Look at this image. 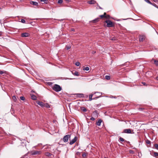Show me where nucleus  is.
<instances>
[{
  "instance_id": "a18cd8bd",
  "label": "nucleus",
  "mask_w": 158,
  "mask_h": 158,
  "mask_svg": "<svg viewBox=\"0 0 158 158\" xmlns=\"http://www.w3.org/2000/svg\"><path fill=\"white\" fill-rule=\"evenodd\" d=\"M144 109L143 108H140L139 109V110H143Z\"/></svg>"
},
{
  "instance_id": "6e6552de",
  "label": "nucleus",
  "mask_w": 158,
  "mask_h": 158,
  "mask_svg": "<svg viewBox=\"0 0 158 158\" xmlns=\"http://www.w3.org/2000/svg\"><path fill=\"white\" fill-rule=\"evenodd\" d=\"M30 35V34L27 32L22 33L21 34V36L22 37H28Z\"/></svg>"
},
{
  "instance_id": "2eb2a0df",
  "label": "nucleus",
  "mask_w": 158,
  "mask_h": 158,
  "mask_svg": "<svg viewBox=\"0 0 158 158\" xmlns=\"http://www.w3.org/2000/svg\"><path fill=\"white\" fill-rule=\"evenodd\" d=\"M30 3L32 5L35 6H38V3L37 2H34L33 1H31L30 2Z\"/></svg>"
},
{
  "instance_id": "603ef678",
  "label": "nucleus",
  "mask_w": 158,
  "mask_h": 158,
  "mask_svg": "<svg viewBox=\"0 0 158 158\" xmlns=\"http://www.w3.org/2000/svg\"><path fill=\"white\" fill-rule=\"evenodd\" d=\"M133 152V151L132 150H130V153H131Z\"/></svg>"
},
{
  "instance_id": "3c124183",
  "label": "nucleus",
  "mask_w": 158,
  "mask_h": 158,
  "mask_svg": "<svg viewBox=\"0 0 158 158\" xmlns=\"http://www.w3.org/2000/svg\"><path fill=\"white\" fill-rule=\"evenodd\" d=\"M155 79H156L158 81V76H157L156 78H155Z\"/></svg>"
},
{
  "instance_id": "20e7f679",
  "label": "nucleus",
  "mask_w": 158,
  "mask_h": 158,
  "mask_svg": "<svg viewBox=\"0 0 158 158\" xmlns=\"http://www.w3.org/2000/svg\"><path fill=\"white\" fill-rule=\"evenodd\" d=\"M93 94L94 95L96 94V95H95V97L94 98H93V99H96L100 97H101L102 95V93L99 92H93Z\"/></svg>"
},
{
  "instance_id": "6e6d98bb",
  "label": "nucleus",
  "mask_w": 158,
  "mask_h": 158,
  "mask_svg": "<svg viewBox=\"0 0 158 158\" xmlns=\"http://www.w3.org/2000/svg\"><path fill=\"white\" fill-rule=\"evenodd\" d=\"M2 9V8L0 7V10H1Z\"/></svg>"
},
{
  "instance_id": "c9c22d12",
  "label": "nucleus",
  "mask_w": 158,
  "mask_h": 158,
  "mask_svg": "<svg viewBox=\"0 0 158 158\" xmlns=\"http://www.w3.org/2000/svg\"><path fill=\"white\" fill-rule=\"evenodd\" d=\"M151 5L153 6H154L155 7H156V8H158L157 7L158 6H157V5L155 4V3H152V4H151Z\"/></svg>"
},
{
  "instance_id": "2f4dec72",
  "label": "nucleus",
  "mask_w": 158,
  "mask_h": 158,
  "mask_svg": "<svg viewBox=\"0 0 158 158\" xmlns=\"http://www.w3.org/2000/svg\"><path fill=\"white\" fill-rule=\"evenodd\" d=\"M75 64L77 66H79L80 65V63L79 62H76L75 63Z\"/></svg>"
},
{
  "instance_id": "bf43d9fd",
  "label": "nucleus",
  "mask_w": 158,
  "mask_h": 158,
  "mask_svg": "<svg viewBox=\"0 0 158 158\" xmlns=\"http://www.w3.org/2000/svg\"><path fill=\"white\" fill-rule=\"evenodd\" d=\"M94 53H95V52H94Z\"/></svg>"
},
{
  "instance_id": "f03ea898",
  "label": "nucleus",
  "mask_w": 158,
  "mask_h": 158,
  "mask_svg": "<svg viewBox=\"0 0 158 158\" xmlns=\"http://www.w3.org/2000/svg\"><path fill=\"white\" fill-rule=\"evenodd\" d=\"M52 89L56 92H58L61 90V88L60 86L57 84H55L52 87Z\"/></svg>"
},
{
  "instance_id": "aec40b11",
  "label": "nucleus",
  "mask_w": 158,
  "mask_h": 158,
  "mask_svg": "<svg viewBox=\"0 0 158 158\" xmlns=\"http://www.w3.org/2000/svg\"><path fill=\"white\" fill-rule=\"evenodd\" d=\"M105 18L107 19H109L111 18V17L109 15L106 14V15H105Z\"/></svg>"
},
{
  "instance_id": "49530a36",
  "label": "nucleus",
  "mask_w": 158,
  "mask_h": 158,
  "mask_svg": "<svg viewBox=\"0 0 158 158\" xmlns=\"http://www.w3.org/2000/svg\"><path fill=\"white\" fill-rule=\"evenodd\" d=\"M2 31H0V36H2Z\"/></svg>"
},
{
  "instance_id": "7c9ffc66",
  "label": "nucleus",
  "mask_w": 158,
  "mask_h": 158,
  "mask_svg": "<svg viewBox=\"0 0 158 158\" xmlns=\"http://www.w3.org/2000/svg\"><path fill=\"white\" fill-rule=\"evenodd\" d=\"M146 143L148 144H151V141L149 140H148V139L146 140Z\"/></svg>"
},
{
  "instance_id": "5701e85b",
  "label": "nucleus",
  "mask_w": 158,
  "mask_h": 158,
  "mask_svg": "<svg viewBox=\"0 0 158 158\" xmlns=\"http://www.w3.org/2000/svg\"><path fill=\"white\" fill-rule=\"evenodd\" d=\"M72 73L74 75H75L77 76H78L79 75V73L77 71H76L74 72V73Z\"/></svg>"
},
{
  "instance_id": "ea45409f",
  "label": "nucleus",
  "mask_w": 158,
  "mask_h": 158,
  "mask_svg": "<svg viewBox=\"0 0 158 158\" xmlns=\"http://www.w3.org/2000/svg\"><path fill=\"white\" fill-rule=\"evenodd\" d=\"M5 73V72H4L3 71H0V74H2Z\"/></svg>"
},
{
  "instance_id": "052dcab7",
  "label": "nucleus",
  "mask_w": 158,
  "mask_h": 158,
  "mask_svg": "<svg viewBox=\"0 0 158 158\" xmlns=\"http://www.w3.org/2000/svg\"><path fill=\"white\" fill-rule=\"evenodd\" d=\"M1 134V131H0V134Z\"/></svg>"
},
{
  "instance_id": "e433bc0d",
  "label": "nucleus",
  "mask_w": 158,
  "mask_h": 158,
  "mask_svg": "<svg viewBox=\"0 0 158 158\" xmlns=\"http://www.w3.org/2000/svg\"><path fill=\"white\" fill-rule=\"evenodd\" d=\"M21 22L22 23H26V21H25V20L23 19H22L21 20Z\"/></svg>"
},
{
  "instance_id": "79ce46f5",
  "label": "nucleus",
  "mask_w": 158,
  "mask_h": 158,
  "mask_svg": "<svg viewBox=\"0 0 158 158\" xmlns=\"http://www.w3.org/2000/svg\"><path fill=\"white\" fill-rule=\"evenodd\" d=\"M86 153H83V154H82V156L83 157H86Z\"/></svg>"
},
{
  "instance_id": "423d86ee",
  "label": "nucleus",
  "mask_w": 158,
  "mask_h": 158,
  "mask_svg": "<svg viewBox=\"0 0 158 158\" xmlns=\"http://www.w3.org/2000/svg\"><path fill=\"white\" fill-rule=\"evenodd\" d=\"M123 133L127 134L131 133V130L130 129H125L123 130Z\"/></svg>"
},
{
  "instance_id": "58836bf2",
  "label": "nucleus",
  "mask_w": 158,
  "mask_h": 158,
  "mask_svg": "<svg viewBox=\"0 0 158 158\" xmlns=\"http://www.w3.org/2000/svg\"><path fill=\"white\" fill-rule=\"evenodd\" d=\"M144 1L150 4H152V2H151L149 0H144Z\"/></svg>"
},
{
  "instance_id": "9d476101",
  "label": "nucleus",
  "mask_w": 158,
  "mask_h": 158,
  "mask_svg": "<svg viewBox=\"0 0 158 158\" xmlns=\"http://www.w3.org/2000/svg\"><path fill=\"white\" fill-rule=\"evenodd\" d=\"M145 36L144 35H140L139 38V41L140 42H143L145 39Z\"/></svg>"
},
{
  "instance_id": "f3484780",
  "label": "nucleus",
  "mask_w": 158,
  "mask_h": 158,
  "mask_svg": "<svg viewBox=\"0 0 158 158\" xmlns=\"http://www.w3.org/2000/svg\"><path fill=\"white\" fill-rule=\"evenodd\" d=\"M40 1L42 4H47L48 2V0H40Z\"/></svg>"
},
{
  "instance_id": "5fc2aeb1",
  "label": "nucleus",
  "mask_w": 158,
  "mask_h": 158,
  "mask_svg": "<svg viewBox=\"0 0 158 158\" xmlns=\"http://www.w3.org/2000/svg\"><path fill=\"white\" fill-rule=\"evenodd\" d=\"M31 92H34V91H33V90H31Z\"/></svg>"
},
{
  "instance_id": "0eeeda50",
  "label": "nucleus",
  "mask_w": 158,
  "mask_h": 158,
  "mask_svg": "<svg viewBox=\"0 0 158 158\" xmlns=\"http://www.w3.org/2000/svg\"><path fill=\"white\" fill-rule=\"evenodd\" d=\"M77 139V136H75L74 138L72 139L71 140H70L69 143L70 145H72L75 143Z\"/></svg>"
},
{
  "instance_id": "4468645a",
  "label": "nucleus",
  "mask_w": 158,
  "mask_h": 158,
  "mask_svg": "<svg viewBox=\"0 0 158 158\" xmlns=\"http://www.w3.org/2000/svg\"><path fill=\"white\" fill-rule=\"evenodd\" d=\"M37 103L38 104L42 107H44V103L42 102L38 101L37 102Z\"/></svg>"
},
{
  "instance_id": "dca6fc26",
  "label": "nucleus",
  "mask_w": 158,
  "mask_h": 158,
  "mask_svg": "<svg viewBox=\"0 0 158 158\" xmlns=\"http://www.w3.org/2000/svg\"><path fill=\"white\" fill-rule=\"evenodd\" d=\"M93 115L94 117L97 118L98 117V114L96 110L93 112Z\"/></svg>"
},
{
  "instance_id": "39448f33",
  "label": "nucleus",
  "mask_w": 158,
  "mask_h": 158,
  "mask_svg": "<svg viewBox=\"0 0 158 158\" xmlns=\"http://www.w3.org/2000/svg\"><path fill=\"white\" fill-rule=\"evenodd\" d=\"M71 135H65L63 138V140L64 142H68L69 139H70Z\"/></svg>"
},
{
  "instance_id": "6ab92c4d",
  "label": "nucleus",
  "mask_w": 158,
  "mask_h": 158,
  "mask_svg": "<svg viewBox=\"0 0 158 158\" xmlns=\"http://www.w3.org/2000/svg\"><path fill=\"white\" fill-rule=\"evenodd\" d=\"M94 94H93V93H92V94H90L89 95V100L90 101H91L93 99H94L93 98H92V97L93 96V95H94Z\"/></svg>"
},
{
  "instance_id": "412c9836",
  "label": "nucleus",
  "mask_w": 158,
  "mask_h": 158,
  "mask_svg": "<svg viewBox=\"0 0 158 158\" xmlns=\"http://www.w3.org/2000/svg\"><path fill=\"white\" fill-rule=\"evenodd\" d=\"M81 110L83 112H86L87 111L86 109L84 107H81Z\"/></svg>"
},
{
  "instance_id": "37998d69",
  "label": "nucleus",
  "mask_w": 158,
  "mask_h": 158,
  "mask_svg": "<svg viewBox=\"0 0 158 158\" xmlns=\"http://www.w3.org/2000/svg\"><path fill=\"white\" fill-rule=\"evenodd\" d=\"M110 98H116V97L115 96H111L110 97Z\"/></svg>"
},
{
  "instance_id": "f257e3e1",
  "label": "nucleus",
  "mask_w": 158,
  "mask_h": 158,
  "mask_svg": "<svg viewBox=\"0 0 158 158\" xmlns=\"http://www.w3.org/2000/svg\"><path fill=\"white\" fill-rule=\"evenodd\" d=\"M105 22L107 24L106 26L108 27H113L114 26V24L109 19L106 20Z\"/></svg>"
},
{
  "instance_id": "1a4fd4ad",
  "label": "nucleus",
  "mask_w": 158,
  "mask_h": 158,
  "mask_svg": "<svg viewBox=\"0 0 158 158\" xmlns=\"http://www.w3.org/2000/svg\"><path fill=\"white\" fill-rule=\"evenodd\" d=\"M151 154L155 157L158 156V152L152 151L151 153Z\"/></svg>"
},
{
  "instance_id": "de8ad7c7",
  "label": "nucleus",
  "mask_w": 158,
  "mask_h": 158,
  "mask_svg": "<svg viewBox=\"0 0 158 158\" xmlns=\"http://www.w3.org/2000/svg\"><path fill=\"white\" fill-rule=\"evenodd\" d=\"M46 107L48 108L50 107V106L48 104L46 106Z\"/></svg>"
},
{
  "instance_id": "473e14b6",
  "label": "nucleus",
  "mask_w": 158,
  "mask_h": 158,
  "mask_svg": "<svg viewBox=\"0 0 158 158\" xmlns=\"http://www.w3.org/2000/svg\"><path fill=\"white\" fill-rule=\"evenodd\" d=\"M20 99L22 100H23V101H24V100H25V98L23 96H21L20 97Z\"/></svg>"
},
{
  "instance_id": "f8f14e48",
  "label": "nucleus",
  "mask_w": 158,
  "mask_h": 158,
  "mask_svg": "<svg viewBox=\"0 0 158 158\" xmlns=\"http://www.w3.org/2000/svg\"><path fill=\"white\" fill-rule=\"evenodd\" d=\"M102 121V120L101 119H99L96 122V124L97 126H100Z\"/></svg>"
},
{
  "instance_id": "7ed1b4c3",
  "label": "nucleus",
  "mask_w": 158,
  "mask_h": 158,
  "mask_svg": "<svg viewBox=\"0 0 158 158\" xmlns=\"http://www.w3.org/2000/svg\"><path fill=\"white\" fill-rule=\"evenodd\" d=\"M29 153L32 155H39L41 153V152L40 151H30Z\"/></svg>"
},
{
  "instance_id": "c03bdc74",
  "label": "nucleus",
  "mask_w": 158,
  "mask_h": 158,
  "mask_svg": "<svg viewBox=\"0 0 158 158\" xmlns=\"http://www.w3.org/2000/svg\"><path fill=\"white\" fill-rule=\"evenodd\" d=\"M90 119L91 120H92V121H94L95 120V118L93 117H91L90 118Z\"/></svg>"
},
{
  "instance_id": "4be33fe9",
  "label": "nucleus",
  "mask_w": 158,
  "mask_h": 158,
  "mask_svg": "<svg viewBox=\"0 0 158 158\" xmlns=\"http://www.w3.org/2000/svg\"><path fill=\"white\" fill-rule=\"evenodd\" d=\"M45 155L47 156H50L52 155V154L48 152H46L45 153Z\"/></svg>"
},
{
  "instance_id": "72a5a7b5",
  "label": "nucleus",
  "mask_w": 158,
  "mask_h": 158,
  "mask_svg": "<svg viewBox=\"0 0 158 158\" xmlns=\"http://www.w3.org/2000/svg\"><path fill=\"white\" fill-rule=\"evenodd\" d=\"M71 48L70 46H68L67 45L66 46V48L67 50H68Z\"/></svg>"
},
{
  "instance_id": "393cba45",
  "label": "nucleus",
  "mask_w": 158,
  "mask_h": 158,
  "mask_svg": "<svg viewBox=\"0 0 158 158\" xmlns=\"http://www.w3.org/2000/svg\"><path fill=\"white\" fill-rule=\"evenodd\" d=\"M89 67H86L85 68H84L83 69V70H86V71H88L89 70Z\"/></svg>"
},
{
  "instance_id": "8fccbe9b",
  "label": "nucleus",
  "mask_w": 158,
  "mask_h": 158,
  "mask_svg": "<svg viewBox=\"0 0 158 158\" xmlns=\"http://www.w3.org/2000/svg\"><path fill=\"white\" fill-rule=\"evenodd\" d=\"M111 40H115V37H113L112 38Z\"/></svg>"
},
{
  "instance_id": "c85d7f7f",
  "label": "nucleus",
  "mask_w": 158,
  "mask_h": 158,
  "mask_svg": "<svg viewBox=\"0 0 158 158\" xmlns=\"http://www.w3.org/2000/svg\"><path fill=\"white\" fill-rule=\"evenodd\" d=\"M12 99H13V100L15 102H16V101L17 100L15 96H13L12 97Z\"/></svg>"
},
{
  "instance_id": "a211bd4d",
  "label": "nucleus",
  "mask_w": 158,
  "mask_h": 158,
  "mask_svg": "<svg viewBox=\"0 0 158 158\" xmlns=\"http://www.w3.org/2000/svg\"><path fill=\"white\" fill-rule=\"evenodd\" d=\"M30 95L31 97V98L33 100H36V99L37 97L35 95L31 94Z\"/></svg>"
},
{
  "instance_id": "ddd939ff",
  "label": "nucleus",
  "mask_w": 158,
  "mask_h": 158,
  "mask_svg": "<svg viewBox=\"0 0 158 158\" xmlns=\"http://www.w3.org/2000/svg\"><path fill=\"white\" fill-rule=\"evenodd\" d=\"M100 19L99 18H97L94 19L90 21L91 23H96L98 22L100 20Z\"/></svg>"
},
{
  "instance_id": "a878e982",
  "label": "nucleus",
  "mask_w": 158,
  "mask_h": 158,
  "mask_svg": "<svg viewBox=\"0 0 158 158\" xmlns=\"http://www.w3.org/2000/svg\"><path fill=\"white\" fill-rule=\"evenodd\" d=\"M77 95V96L79 97L82 98L84 97V94H78Z\"/></svg>"
},
{
  "instance_id": "4d7b16f0",
  "label": "nucleus",
  "mask_w": 158,
  "mask_h": 158,
  "mask_svg": "<svg viewBox=\"0 0 158 158\" xmlns=\"http://www.w3.org/2000/svg\"><path fill=\"white\" fill-rule=\"evenodd\" d=\"M21 158H24V157H21Z\"/></svg>"
},
{
  "instance_id": "f704fd0d",
  "label": "nucleus",
  "mask_w": 158,
  "mask_h": 158,
  "mask_svg": "<svg viewBox=\"0 0 158 158\" xmlns=\"http://www.w3.org/2000/svg\"><path fill=\"white\" fill-rule=\"evenodd\" d=\"M154 146L156 149L158 150V144H155Z\"/></svg>"
},
{
  "instance_id": "4c0bfd02",
  "label": "nucleus",
  "mask_w": 158,
  "mask_h": 158,
  "mask_svg": "<svg viewBox=\"0 0 158 158\" xmlns=\"http://www.w3.org/2000/svg\"><path fill=\"white\" fill-rule=\"evenodd\" d=\"M63 2L62 0H58V3L59 4L62 3Z\"/></svg>"
},
{
  "instance_id": "bb28decb",
  "label": "nucleus",
  "mask_w": 158,
  "mask_h": 158,
  "mask_svg": "<svg viewBox=\"0 0 158 158\" xmlns=\"http://www.w3.org/2000/svg\"><path fill=\"white\" fill-rule=\"evenodd\" d=\"M154 63L156 65H158V61L156 60H154Z\"/></svg>"
},
{
  "instance_id": "c756f323",
  "label": "nucleus",
  "mask_w": 158,
  "mask_h": 158,
  "mask_svg": "<svg viewBox=\"0 0 158 158\" xmlns=\"http://www.w3.org/2000/svg\"><path fill=\"white\" fill-rule=\"evenodd\" d=\"M119 139L120 141H122V142H123V141H125L124 139H123V138L121 137H120L119 138Z\"/></svg>"
},
{
  "instance_id": "9b49d317",
  "label": "nucleus",
  "mask_w": 158,
  "mask_h": 158,
  "mask_svg": "<svg viewBox=\"0 0 158 158\" xmlns=\"http://www.w3.org/2000/svg\"><path fill=\"white\" fill-rule=\"evenodd\" d=\"M87 3L90 4H94L96 3V2L94 0H91L88 1Z\"/></svg>"
},
{
  "instance_id": "b1692460",
  "label": "nucleus",
  "mask_w": 158,
  "mask_h": 158,
  "mask_svg": "<svg viewBox=\"0 0 158 158\" xmlns=\"http://www.w3.org/2000/svg\"><path fill=\"white\" fill-rule=\"evenodd\" d=\"M106 15V12H104V14L103 15H99V17L101 18L102 19V18H105V15Z\"/></svg>"
},
{
  "instance_id": "864d4df0",
  "label": "nucleus",
  "mask_w": 158,
  "mask_h": 158,
  "mask_svg": "<svg viewBox=\"0 0 158 158\" xmlns=\"http://www.w3.org/2000/svg\"><path fill=\"white\" fill-rule=\"evenodd\" d=\"M99 8L100 9H102V8H101V7H100V6H99Z\"/></svg>"
},
{
  "instance_id": "a19ab883",
  "label": "nucleus",
  "mask_w": 158,
  "mask_h": 158,
  "mask_svg": "<svg viewBox=\"0 0 158 158\" xmlns=\"http://www.w3.org/2000/svg\"><path fill=\"white\" fill-rule=\"evenodd\" d=\"M142 83L143 85L145 86H147V85L145 82H142Z\"/></svg>"
},
{
  "instance_id": "09e8293b",
  "label": "nucleus",
  "mask_w": 158,
  "mask_h": 158,
  "mask_svg": "<svg viewBox=\"0 0 158 158\" xmlns=\"http://www.w3.org/2000/svg\"><path fill=\"white\" fill-rule=\"evenodd\" d=\"M154 2H157L158 1L157 0H153Z\"/></svg>"
},
{
  "instance_id": "cd10ccee",
  "label": "nucleus",
  "mask_w": 158,
  "mask_h": 158,
  "mask_svg": "<svg viewBox=\"0 0 158 158\" xmlns=\"http://www.w3.org/2000/svg\"><path fill=\"white\" fill-rule=\"evenodd\" d=\"M105 78L107 80H109L110 79V77L109 76L106 75L105 76Z\"/></svg>"
},
{
  "instance_id": "13d9d810",
  "label": "nucleus",
  "mask_w": 158,
  "mask_h": 158,
  "mask_svg": "<svg viewBox=\"0 0 158 158\" xmlns=\"http://www.w3.org/2000/svg\"><path fill=\"white\" fill-rule=\"evenodd\" d=\"M94 53H95V52H94Z\"/></svg>"
}]
</instances>
